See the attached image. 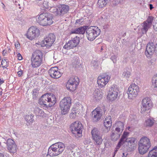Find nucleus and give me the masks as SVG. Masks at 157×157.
I'll list each match as a JSON object with an SVG mask.
<instances>
[{"label": "nucleus", "instance_id": "1", "mask_svg": "<svg viewBox=\"0 0 157 157\" xmlns=\"http://www.w3.org/2000/svg\"><path fill=\"white\" fill-rule=\"evenodd\" d=\"M56 98L52 94H45L39 100V103L43 107H51L56 102Z\"/></svg>", "mask_w": 157, "mask_h": 157}, {"label": "nucleus", "instance_id": "2", "mask_svg": "<svg viewBox=\"0 0 157 157\" xmlns=\"http://www.w3.org/2000/svg\"><path fill=\"white\" fill-rule=\"evenodd\" d=\"M65 148V145L61 142H58L52 145L48 148L47 155L51 156H56L61 154Z\"/></svg>", "mask_w": 157, "mask_h": 157}, {"label": "nucleus", "instance_id": "3", "mask_svg": "<svg viewBox=\"0 0 157 157\" xmlns=\"http://www.w3.org/2000/svg\"><path fill=\"white\" fill-rule=\"evenodd\" d=\"M52 15L49 13H44L40 14L37 20V22L43 26H47L52 25L53 22Z\"/></svg>", "mask_w": 157, "mask_h": 157}, {"label": "nucleus", "instance_id": "4", "mask_svg": "<svg viewBox=\"0 0 157 157\" xmlns=\"http://www.w3.org/2000/svg\"><path fill=\"white\" fill-rule=\"evenodd\" d=\"M151 147L150 139L146 136L142 137L139 142L138 151L141 154H144L147 153Z\"/></svg>", "mask_w": 157, "mask_h": 157}, {"label": "nucleus", "instance_id": "5", "mask_svg": "<svg viewBox=\"0 0 157 157\" xmlns=\"http://www.w3.org/2000/svg\"><path fill=\"white\" fill-rule=\"evenodd\" d=\"M43 54L40 50H37L33 52L31 59V65L33 68L39 67L42 62Z\"/></svg>", "mask_w": 157, "mask_h": 157}, {"label": "nucleus", "instance_id": "6", "mask_svg": "<svg viewBox=\"0 0 157 157\" xmlns=\"http://www.w3.org/2000/svg\"><path fill=\"white\" fill-rule=\"evenodd\" d=\"M71 99L70 97H65L60 101L59 106L62 115L67 113L70 110Z\"/></svg>", "mask_w": 157, "mask_h": 157}, {"label": "nucleus", "instance_id": "7", "mask_svg": "<svg viewBox=\"0 0 157 157\" xmlns=\"http://www.w3.org/2000/svg\"><path fill=\"white\" fill-rule=\"evenodd\" d=\"M100 30L98 27L91 26L86 30V36L89 40L92 41L100 35Z\"/></svg>", "mask_w": 157, "mask_h": 157}, {"label": "nucleus", "instance_id": "8", "mask_svg": "<svg viewBox=\"0 0 157 157\" xmlns=\"http://www.w3.org/2000/svg\"><path fill=\"white\" fill-rule=\"evenodd\" d=\"M70 128L71 129L72 133L75 135V137L78 138L82 136V126L80 121H75L71 124Z\"/></svg>", "mask_w": 157, "mask_h": 157}, {"label": "nucleus", "instance_id": "9", "mask_svg": "<svg viewBox=\"0 0 157 157\" xmlns=\"http://www.w3.org/2000/svg\"><path fill=\"white\" fill-rule=\"evenodd\" d=\"M139 91V88L137 85L134 83L131 84L128 90V98L130 99L135 98L138 95Z\"/></svg>", "mask_w": 157, "mask_h": 157}, {"label": "nucleus", "instance_id": "10", "mask_svg": "<svg viewBox=\"0 0 157 157\" xmlns=\"http://www.w3.org/2000/svg\"><path fill=\"white\" fill-rule=\"evenodd\" d=\"M56 37L52 33L49 34L41 42L39 43L42 47L46 46L47 48L51 47L55 41Z\"/></svg>", "mask_w": 157, "mask_h": 157}, {"label": "nucleus", "instance_id": "11", "mask_svg": "<svg viewBox=\"0 0 157 157\" xmlns=\"http://www.w3.org/2000/svg\"><path fill=\"white\" fill-rule=\"evenodd\" d=\"M152 102L148 97L144 98L141 101V112L143 114L149 110L152 107Z\"/></svg>", "mask_w": 157, "mask_h": 157}, {"label": "nucleus", "instance_id": "12", "mask_svg": "<svg viewBox=\"0 0 157 157\" xmlns=\"http://www.w3.org/2000/svg\"><path fill=\"white\" fill-rule=\"evenodd\" d=\"M79 80L77 76L70 78L67 83L66 87L67 89L71 91L75 90L78 85Z\"/></svg>", "mask_w": 157, "mask_h": 157}, {"label": "nucleus", "instance_id": "13", "mask_svg": "<svg viewBox=\"0 0 157 157\" xmlns=\"http://www.w3.org/2000/svg\"><path fill=\"white\" fill-rule=\"evenodd\" d=\"M40 30L36 26H31L28 29L27 34V37L32 40L38 37L40 35Z\"/></svg>", "mask_w": 157, "mask_h": 157}, {"label": "nucleus", "instance_id": "14", "mask_svg": "<svg viewBox=\"0 0 157 157\" xmlns=\"http://www.w3.org/2000/svg\"><path fill=\"white\" fill-rule=\"evenodd\" d=\"M91 133L94 144L98 145L101 144L103 140L102 136L100 135V132L98 129L97 128H94L91 131Z\"/></svg>", "mask_w": 157, "mask_h": 157}, {"label": "nucleus", "instance_id": "15", "mask_svg": "<svg viewBox=\"0 0 157 157\" xmlns=\"http://www.w3.org/2000/svg\"><path fill=\"white\" fill-rule=\"evenodd\" d=\"M110 77L106 73L103 74L98 78L97 83L98 86L101 88L105 86L109 81Z\"/></svg>", "mask_w": 157, "mask_h": 157}, {"label": "nucleus", "instance_id": "16", "mask_svg": "<svg viewBox=\"0 0 157 157\" xmlns=\"http://www.w3.org/2000/svg\"><path fill=\"white\" fill-rule=\"evenodd\" d=\"M119 90L117 87L113 86L109 88L107 96V98L110 101H113L117 98Z\"/></svg>", "mask_w": 157, "mask_h": 157}, {"label": "nucleus", "instance_id": "17", "mask_svg": "<svg viewBox=\"0 0 157 157\" xmlns=\"http://www.w3.org/2000/svg\"><path fill=\"white\" fill-rule=\"evenodd\" d=\"M79 41V37H76L73 39L69 41L63 46V48L67 50L73 48L77 46Z\"/></svg>", "mask_w": 157, "mask_h": 157}, {"label": "nucleus", "instance_id": "18", "mask_svg": "<svg viewBox=\"0 0 157 157\" xmlns=\"http://www.w3.org/2000/svg\"><path fill=\"white\" fill-rule=\"evenodd\" d=\"M48 73L51 77L53 78H58L60 77L62 73L60 72V70L57 67H53L51 68L48 71Z\"/></svg>", "mask_w": 157, "mask_h": 157}, {"label": "nucleus", "instance_id": "19", "mask_svg": "<svg viewBox=\"0 0 157 157\" xmlns=\"http://www.w3.org/2000/svg\"><path fill=\"white\" fill-rule=\"evenodd\" d=\"M155 52V49L154 44L152 42L148 43L147 45L145 52L146 56L147 58H150Z\"/></svg>", "mask_w": 157, "mask_h": 157}, {"label": "nucleus", "instance_id": "20", "mask_svg": "<svg viewBox=\"0 0 157 157\" xmlns=\"http://www.w3.org/2000/svg\"><path fill=\"white\" fill-rule=\"evenodd\" d=\"M102 110L99 108H97L91 112L92 118L94 122L98 121L102 115Z\"/></svg>", "mask_w": 157, "mask_h": 157}, {"label": "nucleus", "instance_id": "21", "mask_svg": "<svg viewBox=\"0 0 157 157\" xmlns=\"http://www.w3.org/2000/svg\"><path fill=\"white\" fill-rule=\"evenodd\" d=\"M7 149L10 153H15L17 151V146L15 142L11 139H9L7 141Z\"/></svg>", "mask_w": 157, "mask_h": 157}, {"label": "nucleus", "instance_id": "22", "mask_svg": "<svg viewBox=\"0 0 157 157\" xmlns=\"http://www.w3.org/2000/svg\"><path fill=\"white\" fill-rule=\"evenodd\" d=\"M136 139L133 137L128 138L125 139L124 142L127 147L131 150L134 149L136 146Z\"/></svg>", "mask_w": 157, "mask_h": 157}, {"label": "nucleus", "instance_id": "23", "mask_svg": "<svg viewBox=\"0 0 157 157\" xmlns=\"http://www.w3.org/2000/svg\"><path fill=\"white\" fill-rule=\"evenodd\" d=\"M111 117L109 116L107 117L104 121V125L106 130H105V132H108L112 126V121L111 120Z\"/></svg>", "mask_w": 157, "mask_h": 157}, {"label": "nucleus", "instance_id": "24", "mask_svg": "<svg viewBox=\"0 0 157 157\" xmlns=\"http://www.w3.org/2000/svg\"><path fill=\"white\" fill-rule=\"evenodd\" d=\"M58 14L62 15L66 13L69 10V6L67 5H63L58 6Z\"/></svg>", "mask_w": 157, "mask_h": 157}, {"label": "nucleus", "instance_id": "25", "mask_svg": "<svg viewBox=\"0 0 157 157\" xmlns=\"http://www.w3.org/2000/svg\"><path fill=\"white\" fill-rule=\"evenodd\" d=\"M131 69L128 67H126L123 70L122 74V77L128 79L131 75Z\"/></svg>", "mask_w": 157, "mask_h": 157}, {"label": "nucleus", "instance_id": "26", "mask_svg": "<svg viewBox=\"0 0 157 157\" xmlns=\"http://www.w3.org/2000/svg\"><path fill=\"white\" fill-rule=\"evenodd\" d=\"M86 31L84 27H81L75 29L71 32L72 34H83Z\"/></svg>", "mask_w": 157, "mask_h": 157}, {"label": "nucleus", "instance_id": "27", "mask_svg": "<svg viewBox=\"0 0 157 157\" xmlns=\"http://www.w3.org/2000/svg\"><path fill=\"white\" fill-rule=\"evenodd\" d=\"M102 95L98 90H95L93 94V98L95 100L98 101L101 99L102 98Z\"/></svg>", "mask_w": 157, "mask_h": 157}, {"label": "nucleus", "instance_id": "28", "mask_svg": "<svg viewBox=\"0 0 157 157\" xmlns=\"http://www.w3.org/2000/svg\"><path fill=\"white\" fill-rule=\"evenodd\" d=\"M154 123V120L148 119L145 120L144 124L146 127H150L153 125Z\"/></svg>", "mask_w": 157, "mask_h": 157}, {"label": "nucleus", "instance_id": "29", "mask_svg": "<svg viewBox=\"0 0 157 157\" xmlns=\"http://www.w3.org/2000/svg\"><path fill=\"white\" fill-rule=\"evenodd\" d=\"M148 157H157V147H155L149 151Z\"/></svg>", "mask_w": 157, "mask_h": 157}, {"label": "nucleus", "instance_id": "30", "mask_svg": "<svg viewBox=\"0 0 157 157\" xmlns=\"http://www.w3.org/2000/svg\"><path fill=\"white\" fill-rule=\"evenodd\" d=\"M35 113L36 116L42 117H44L46 116V114L42 110L39 108H36L35 110Z\"/></svg>", "mask_w": 157, "mask_h": 157}, {"label": "nucleus", "instance_id": "31", "mask_svg": "<svg viewBox=\"0 0 157 157\" xmlns=\"http://www.w3.org/2000/svg\"><path fill=\"white\" fill-rule=\"evenodd\" d=\"M34 116L32 114H30L29 115H26L25 116V119L27 122L29 124L31 125L34 121Z\"/></svg>", "mask_w": 157, "mask_h": 157}, {"label": "nucleus", "instance_id": "32", "mask_svg": "<svg viewBox=\"0 0 157 157\" xmlns=\"http://www.w3.org/2000/svg\"><path fill=\"white\" fill-rule=\"evenodd\" d=\"M151 26L144 22L143 23V28L141 29L142 33H146Z\"/></svg>", "mask_w": 157, "mask_h": 157}, {"label": "nucleus", "instance_id": "33", "mask_svg": "<svg viewBox=\"0 0 157 157\" xmlns=\"http://www.w3.org/2000/svg\"><path fill=\"white\" fill-rule=\"evenodd\" d=\"M120 133H117L114 132H112L111 135V140L113 141L117 140L120 137Z\"/></svg>", "mask_w": 157, "mask_h": 157}, {"label": "nucleus", "instance_id": "34", "mask_svg": "<svg viewBox=\"0 0 157 157\" xmlns=\"http://www.w3.org/2000/svg\"><path fill=\"white\" fill-rule=\"evenodd\" d=\"M152 85L154 88L157 87V74L154 75L152 78Z\"/></svg>", "mask_w": 157, "mask_h": 157}, {"label": "nucleus", "instance_id": "35", "mask_svg": "<svg viewBox=\"0 0 157 157\" xmlns=\"http://www.w3.org/2000/svg\"><path fill=\"white\" fill-rule=\"evenodd\" d=\"M77 113V110L75 108H74L72 109L71 110V113L70 114V117L72 119L75 118L76 117Z\"/></svg>", "mask_w": 157, "mask_h": 157}, {"label": "nucleus", "instance_id": "36", "mask_svg": "<svg viewBox=\"0 0 157 157\" xmlns=\"http://www.w3.org/2000/svg\"><path fill=\"white\" fill-rule=\"evenodd\" d=\"M108 2L105 0H98V5L99 7L102 8L106 5Z\"/></svg>", "mask_w": 157, "mask_h": 157}, {"label": "nucleus", "instance_id": "37", "mask_svg": "<svg viewBox=\"0 0 157 157\" xmlns=\"http://www.w3.org/2000/svg\"><path fill=\"white\" fill-rule=\"evenodd\" d=\"M58 6H51L49 10L52 13H56V14L58 15Z\"/></svg>", "mask_w": 157, "mask_h": 157}, {"label": "nucleus", "instance_id": "38", "mask_svg": "<svg viewBox=\"0 0 157 157\" xmlns=\"http://www.w3.org/2000/svg\"><path fill=\"white\" fill-rule=\"evenodd\" d=\"M129 134V133L127 132H124L120 139L121 141H122L125 142V139H127Z\"/></svg>", "mask_w": 157, "mask_h": 157}, {"label": "nucleus", "instance_id": "39", "mask_svg": "<svg viewBox=\"0 0 157 157\" xmlns=\"http://www.w3.org/2000/svg\"><path fill=\"white\" fill-rule=\"evenodd\" d=\"M115 126L118 128L124 129V124L123 122L120 121H118L116 122Z\"/></svg>", "mask_w": 157, "mask_h": 157}, {"label": "nucleus", "instance_id": "40", "mask_svg": "<svg viewBox=\"0 0 157 157\" xmlns=\"http://www.w3.org/2000/svg\"><path fill=\"white\" fill-rule=\"evenodd\" d=\"M152 21V17H148L147 20L146 21H144V22L151 26Z\"/></svg>", "mask_w": 157, "mask_h": 157}, {"label": "nucleus", "instance_id": "41", "mask_svg": "<svg viewBox=\"0 0 157 157\" xmlns=\"http://www.w3.org/2000/svg\"><path fill=\"white\" fill-rule=\"evenodd\" d=\"M38 90L36 89H34L33 91V98L35 99L37 96Z\"/></svg>", "mask_w": 157, "mask_h": 157}, {"label": "nucleus", "instance_id": "42", "mask_svg": "<svg viewBox=\"0 0 157 157\" xmlns=\"http://www.w3.org/2000/svg\"><path fill=\"white\" fill-rule=\"evenodd\" d=\"M1 64L3 68H6L8 67L7 62L5 59H2V60Z\"/></svg>", "mask_w": 157, "mask_h": 157}, {"label": "nucleus", "instance_id": "43", "mask_svg": "<svg viewBox=\"0 0 157 157\" xmlns=\"http://www.w3.org/2000/svg\"><path fill=\"white\" fill-rule=\"evenodd\" d=\"M92 64L94 68H97L99 66V64L97 61H93L92 62Z\"/></svg>", "mask_w": 157, "mask_h": 157}, {"label": "nucleus", "instance_id": "44", "mask_svg": "<svg viewBox=\"0 0 157 157\" xmlns=\"http://www.w3.org/2000/svg\"><path fill=\"white\" fill-rule=\"evenodd\" d=\"M117 56L115 55H113L111 56L110 59L113 61V63H116L117 61Z\"/></svg>", "mask_w": 157, "mask_h": 157}, {"label": "nucleus", "instance_id": "45", "mask_svg": "<svg viewBox=\"0 0 157 157\" xmlns=\"http://www.w3.org/2000/svg\"><path fill=\"white\" fill-rule=\"evenodd\" d=\"M83 20L82 19L77 20L76 21L75 24H82V23L83 22Z\"/></svg>", "mask_w": 157, "mask_h": 157}, {"label": "nucleus", "instance_id": "46", "mask_svg": "<svg viewBox=\"0 0 157 157\" xmlns=\"http://www.w3.org/2000/svg\"><path fill=\"white\" fill-rule=\"evenodd\" d=\"M115 131L117 132L118 133H120V134L122 133V131L123 130V129L120 128H119L117 127L115 128Z\"/></svg>", "mask_w": 157, "mask_h": 157}, {"label": "nucleus", "instance_id": "47", "mask_svg": "<svg viewBox=\"0 0 157 157\" xmlns=\"http://www.w3.org/2000/svg\"><path fill=\"white\" fill-rule=\"evenodd\" d=\"M123 143H124V142L122 141H121V140H120V141L117 144V147L118 148H119L120 147L122 144Z\"/></svg>", "mask_w": 157, "mask_h": 157}, {"label": "nucleus", "instance_id": "48", "mask_svg": "<svg viewBox=\"0 0 157 157\" xmlns=\"http://www.w3.org/2000/svg\"><path fill=\"white\" fill-rule=\"evenodd\" d=\"M15 45L16 48H19L20 47V44L19 42L17 41L15 42Z\"/></svg>", "mask_w": 157, "mask_h": 157}, {"label": "nucleus", "instance_id": "49", "mask_svg": "<svg viewBox=\"0 0 157 157\" xmlns=\"http://www.w3.org/2000/svg\"><path fill=\"white\" fill-rule=\"evenodd\" d=\"M123 0H114V1L115 2L116 4H119L123 1Z\"/></svg>", "mask_w": 157, "mask_h": 157}, {"label": "nucleus", "instance_id": "50", "mask_svg": "<svg viewBox=\"0 0 157 157\" xmlns=\"http://www.w3.org/2000/svg\"><path fill=\"white\" fill-rule=\"evenodd\" d=\"M23 72V71L21 70L20 69V70L18 71L17 72V75L19 77H20L22 75V74Z\"/></svg>", "mask_w": 157, "mask_h": 157}, {"label": "nucleus", "instance_id": "51", "mask_svg": "<svg viewBox=\"0 0 157 157\" xmlns=\"http://www.w3.org/2000/svg\"><path fill=\"white\" fill-rule=\"evenodd\" d=\"M17 56L18 57V59L19 60H21L22 59L21 55L20 53L17 54Z\"/></svg>", "mask_w": 157, "mask_h": 157}, {"label": "nucleus", "instance_id": "52", "mask_svg": "<svg viewBox=\"0 0 157 157\" xmlns=\"http://www.w3.org/2000/svg\"><path fill=\"white\" fill-rule=\"evenodd\" d=\"M119 148H118L117 147H116V148H115V150L114 152V155L113 156V157H114L115 155V154L117 153V151L118 150Z\"/></svg>", "mask_w": 157, "mask_h": 157}, {"label": "nucleus", "instance_id": "53", "mask_svg": "<svg viewBox=\"0 0 157 157\" xmlns=\"http://www.w3.org/2000/svg\"><path fill=\"white\" fill-rule=\"evenodd\" d=\"M2 54L4 56H5L7 54V51L5 49L3 50V51Z\"/></svg>", "mask_w": 157, "mask_h": 157}, {"label": "nucleus", "instance_id": "54", "mask_svg": "<svg viewBox=\"0 0 157 157\" xmlns=\"http://www.w3.org/2000/svg\"><path fill=\"white\" fill-rule=\"evenodd\" d=\"M149 8L151 10L153 8V5L151 4H149Z\"/></svg>", "mask_w": 157, "mask_h": 157}, {"label": "nucleus", "instance_id": "55", "mask_svg": "<svg viewBox=\"0 0 157 157\" xmlns=\"http://www.w3.org/2000/svg\"><path fill=\"white\" fill-rule=\"evenodd\" d=\"M127 154H126L125 155L124 153H123L122 157H127L126 155H127Z\"/></svg>", "mask_w": 157, "mask_h": 157}, {"label": "nucleus", "instance_id": "56", "mask_svg": "<svg viewBox=\"0 0 157 157\" xmlns=\"http://www.w3.org/2000/svg\"><path fill=\"white\" fill-rule=\"evenodd\" d=\"M155 52L157 53V43L156 44V45H155Z\"/></svg>", "mask_w": 157, "mask_h": 157}, {"label": "nucleus", "instance_id": "57", "mask_svg": "<svg viewBox=\"0 0 157 157\" xmlns=\"http://www.w3.org/2000/svg\"><path fill=\"white\" fill-rule=\"evenodd\" d=\"M0 157H4V156L3 154L0 153Z\"/></svg>", "mask_w": 157, "mask_h": 157}, {"label": "nucleus", "instance_id": "58", "mask_svg": "<svg viewBox=\"0 0 157 157\" xmlns=\"http://www.w3.org/2000/svg\"><path fill=\"white\" fill-rule=\"evenodd\" d=\"M3 82L4 81L0 79V83H1V84L3 83Z\"/></svg>", "mask_w": 157, "mask_h": 157}, {"label": "nucleus", "instance_id": "59", "mask_svg": "<svg viewBox=\"0 0 157 157\" xmlns=\"http://www.w3.org/2000/svg\"><path fill=\"white\" fill-rule=\"evenodd\" d=\"M43 0H36V2H38L39 1H43Z\"/></svg>", "mask_w": 157, "mask_h": 157}, {"label": "nucleus", "instance_id": "60", "mask_svg": "<svg viewBox=\"0 0 157 157\" xmlns=\"http://www.w3.org/2000/svg\"><path fill=\"white\" fill-rule=\"evenodd\" d=\"M13 1L15 3H17V1L16 0H13Z\"/></svg>", "mask_w": 157, "mask_h": 157}, {"label": "nucleus", "instance_id": "61", "mask_svg": "<svg viewBox=\"0 0 157 157\" xmlns=\"http://www.w3.org/2000/svg\"><path fill=\"white\" fill-rule=\"evenodd\" d=\"M109 0H105V1H107V2H108L109 1Z\"/></svg>", "mask_w": 157, "mask_h": 157}, {"label": "nucleus", "instance_id": "62", "mask_svg": "<svg viewBox=\"0 0 157 157\" xmlns=\"http://www.w3.org/2000/svg\"><path fill=\"white\" fill-rule=\"evenodd\" d=\"M0 94L1 95L2 94V92H1V93H0Z\"/></svg>", "mask_w": 157, "mask_h": 157}, {"label": "nucleus", "instance_id": "63", "mask_svg": "<svg viewBox=\"0 0 157 157\" xmlns=\"http://www.w3.org/2000/svg\"><path fill=\"white\" fill-rule=\"evenodd\" d=\"M126 33H124V35H126Z\"/></svg>", "mask_w": 157, "mask_h": 157}, {"label": "nucleus", "instance_id": "64", "mask_svg": "<svg viewBox=\"0 0 157 157\" xmlns=\"http://www.w3.org/2000/svg\"><path fill=\"white\" fill-rule=\"evenodd\" d=\"M18 5H20V4H19V3H18Z\"/></svg>", "mask_w": 157, "mask_h": 157}]
</instances>
